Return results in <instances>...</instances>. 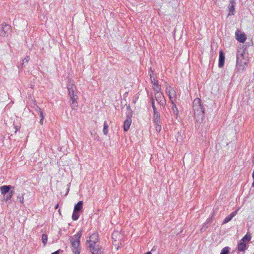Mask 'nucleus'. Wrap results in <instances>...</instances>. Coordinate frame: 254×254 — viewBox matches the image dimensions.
Here are the masks:
<instances>
[{
  "label": "nucleus",
  "mask_w": 254,
  "mask_h": 254,
  "mask_svg": "<svg viewBox=\"0 0 254 254\" xmlns=\"http://www.w3.org/2000/svg\"><path fill=\"white\" fill-rule=\"evenodd\" d=\"M246 48H242L237 53L236 68L239 70H244L248 63V54L246 53Z\"/></svg>",
  "instance_id": "nucleus-1"
},
{
  "label": "nucleus",
  "mask_w": 254,
  "mask_h": 254,
  "mask_svg": "<svg viewBox=\"0 0 254 254\" xmlns=\"http://www.w3.org/2000/svg\"><path fill=\"white\" fill-rule=\"evenodd\" d=\"M83 201L81 200L78 202L74 207L73 212L72 215V219L73 220H77L79 217V213L81 211L83 208Z\"/></svg>",
  "instance_id": "nucleus-2"
},
{
  "label": "nucleus",
  "mask_w": 254,
  "mask_h": 254,
  "mask_svg": "<svg viewBox=\"0 0 254 254\" xmlns=\"http://www.w3.org/2000/svg\"><path fill=\"white\" fill-rule=\"evenodd\" d=\"M70 241L72 247V251L74 254H80L81 248L80 241L70 238Z\"/></svg>",
  "instance_id": "nucleus-3"
},
{
  "label": "nucleus",
  "mask_w": 254,
  "mask_h": 254,
  "mask_svg": "<svg viewBox=\"0 0 254 254\" xmlns=\"http://www.w3.org/2000/svg\"><path fill=\"white\" fill-rule=\"evenodd\" d=\"M194 118L197 122H202L204 118V108L198 110V112H197V111H195L194 112Z\"/></svg>",
  "instance_id": "nucleus-4"
},
{
  "label": "nucleus",
  "mask_w": 254,
  "mask_h": 254,
  "mask_svg": "<svg viewBox=\"0 0 254 254\" xmlns=\"http://www.w3.org/2000/svg\"><path fill=\"white\" fill-rule=\"evenodd\" d=\"M89 247L92 254H93V253L95 254H101L102 253L101 247L99 245H97L96 243L94 244L90 243Z\"/></svg>",
  "instance_id": "nucleus-5"
},
{
  "label": "nucleus",
  "mask_w": 254,
  "mask_h": 254,
  "mask_svg": "<svg viewBox=\"0 0 254 254\" xmlns=\"http://www.w3.org/2000/svg\"><path fill=\"white\" fill-rule=\"evenodd\" d=\"M235 38L240 43H244L246 40L245 33L239 29H237L235 32Z\"/></svg>",
  "instance_id": "nucleus-6"
},
{
  "label": "nucleus",
  "mask_w": 254,
  "mask_h": 254,
  "mask_svg": "<svg viewBox=\"0 0 254 254\" xmlns=\"http://www.w3.org/2000/svg\"><path fill=\"white\" fill-rule=\"evenodd\" d=\"M11 27L8 24L0 25V36H5L7 33L10 31Z\"/></svg>",
  "instance_id": "nucleus-7"
},
{
  "label": "nucleus",
  "mask_w": 254,
  "mask_h": 254,
  "mask_svg": "<svg viewBox=\"0 0 254 254\" xmlns=\"http://www.w3.org/2000/svg\"><path fill=\"white\" fill-rule=\"evenodd\" d=\"M193 108L194 112L196 111L198 112V110L204 108L201 104V101L200 99L196 98L194 100L193 102Z\"/></svg>",
  "instance_id": "nucleus-8"
},
{
  "label": "nucleus",
  "mask_w": 254,
  "mask_h": 254,
  "mask_svg": "<svg viewBox=\"0 0 254 254\" xmlns=\"http://www.w3.org/2000/svg\"><path fill=\"white\" fill-rule=\"evenodd\" d=\"M225 59V55L224 52H223L222 50H220L219 52L218 63V66L219 67L221 68L224 66Z\"/></svg>",
  "instance_id": "nucleus-9"
},
{
  "label": "nucleus",
  "mask_w": 254,
  "mask_h": 254,
  "mask_svg": "<svg viewBox=\"0 0 254 254\" xmlns=\"http://www.w3.org/2000/svg\"><path fill=\"white\" fill-rule=\"evenodd\" d=\"M67 88L68 91V95L70 96V99L72 98V96L77 97V96L75 95L74 93V88H75V87L72 83H69L67 85Z\"/></svg>",
  "instance_id": "nucleus-10"
},
{
  "label": "nucleus",
  "mask_w": 254,
  "mask_h": 254,
  "mask_svg": "<svg viewBox=\"0 0 254 254\" xmlns=\"http://www.w3.org/2000/svg\"><path fill=\"white\" fill-rule=\"evenodd\" d=\"M248 247L249 246H248L246 243H243L240 241L238 245V251L244 253Z\"/></svg>",
  "instance_id": "nucleus-11"
},
{
  "label": "nucleus",
  "mask_w": 254,
  "mask_h": 254,
  "mask_svg": "<svg viewBox=\"0 0 254 254\" xmlns=\"http://www.w3.org/2000/svg\"><path fill=\"white\" fill-rule=\"evenodd\" d=\"M155 98L157 102L160 105H163L164 103V96L160 92L155 93Z\"/></svg>",
  "instance_id": "nucleus-12"
},
{
  "label": "nucleus",
  "mask_w": 254,
  "mask_h": 254,
  "mask_svg": "<svg viewBox=\"0 0 254 254\" xmlns=\"http://www.w3.org/2000/svg\"><path fill=\"white\" fill-rule=\"evenodd\" d=\"M13 187L11 186L8 185V186H2L0 187V190L1 192V194L3 195L6 194L7 193H8L10 191V189L12 188Z\"/></svg>",
  "instance_id": "nucleus-13"
},
{
  "label": "nucleus",
  "mask_w": 254,
  "mask_h": 254,
  "mask_svg": "<svg viewBox=\"0 0 254 254\" xmlns=\"http://www.w3.org/2000/svg\"><path fill=\"white\" fill-rule=\"evenodd\" d=\"M131 123V118L129 117H127V120L124 122V130L125 131H127L129 129Z\"/></svg>",
  "instance_id": "nucleus-14"
},
{
  "label": "nucleus",
  "mask_w": 254,
  "mask_h": 254,
  "mask_svg": "<svg viewBox=\"0 0 254 254\" xmlns=\"http://www.w3.org/2000/svg\"><path fill=\"white\" fill-rule=\"evenodd\" d=\"M153 123L154 124H157L161 123L160 113L157 111L153 112Z\"/></svg>",
  "instance_id": "nucleus-15"
},
{
  "label": "nucleus",
  "mask_w": 254,
  "mask_h": 254,
  "mask_svg": "<svg viewBox=\"0 0 254 254\" xmlns=\"http://www.w3.org/2000/svg\"><path fill=\"white\" fill-rule=\"evenodd\" d=\"M238 210L233 212L230 215L227 216L223 221V223L226 224L230 221L232 218L237 214Z\"/></svg>",
  "instance_id": "nucleus-16"
},
{
  "label": "nucleus",
  "mask_w": 254,
  "mask_h": 254,
  "mask_svg": "<svg viewBox=\"0 0 254 254\" xmlns=\"http://www.w3.org/2000/svg\"><path fill=\"white\" fill-rule=\"evenodd\" d=\"M235 2L234 1V0H231L228 6V7L229 8V15L234 14L233 12L235 10Z\"/></svg>",
  "instance_id": "nucleus-17"
},
{
  "label": "nucleus",
  "mask_w": 254,
  "mask_h": 254,
  "mask_svg": "<svg viewBox=\"0 0 254 254\" xmlns=\"http://www.w3.org/2000/svg\"><path fill=\"white\" fill-rule=\"evenodd\" d=\"M35 111L37 113H39L40 116V118H41V119H40V124L41 125H43V120H44V116L43 115V113L40 107H39L38 106H36V108H35Z\"/></svg>",
  "instance_id": "nucleus-18"
},
{
  "label": "nucleus",
  "mask_w": 254,
  "mask_h": 254,
  "mask_svg": "<svg viewBox=\"0 0 254 254\" xmlns=\"http://www.w3.org/2000/svg\"><path fill=\"white\" fill-rule=\"evenodd\" d=\"M77 97H74L73 96H72V98L70 99V100L72 101V103L70 104V107L73 110H75V109L78 106V103L76 101Z\"/></svg>",
  "instance_id": "nucleus-19"
},
{
  "label": "nucleus",
  "mask_w": 254,
  "mask_h": 254,
  "mask_svg": "<svg viewBox=\"0 0 254 254\" xmlns=\"http://www.w3.org/2000/svg\"><path fill=\"white\" fill-rule=\"evenodd\" d=\"M167 92L168 93V96L169 97V99H170L171 102H172V101H173L172 99H173V97L175 96L176 92H175V90L172 88L171 89V90H168V89H167Z\"/></svg>",
  "instance_id": "nucleus-20"
},
{
  "label": "nucleus",
  "mask_w": 254,
  "mask_h": 254,
  "mask_svg": "<svg viewBox=\"0 0 254 254\" xmlns=\"http://www.w3.org/2000/svg\"><path fill=\"white\" fill-rule=\"evenodd\" d=\"M153 89L155 93L160 92L161 87L158 84V81L153 83Z\"/></svg>",
  "instance_id": "nucleus-21"
},
{
  "label": "nucleus",
  "mask_w": 254,
  "mask_h": 254,
  "mask_svg": "<svg viewBox=\"0 0 254 254\" xmlns=\"http://www.w3.org/2000/svg\"><path fill=\"white\" fill-rule=\"evenodd\" d=\"M171 104H172V109L173 112L176 116V117H177L178 114V108L176 107V106L175 104L174 103V101H172L171 102Z\"/></svg>",
  "instance_id": "nucleus-22"
},
{
  "label": "nucleus",
  "mask_w": 254,
  "mask_h": 254,
  "mask_svg": "<svg viewBox=\"0 0 254 254\" xmlns=\"http://www.w3.org/2000/svg\"><path fill=\"white\" fill-rule=\"evenodd\" d=\"M211 221V218H208L207 221H206V223H205L203 226L202 227H201L200 230L201 232H203L205 230H206V229L208 228V226H207V224L209 223H210Z\"/></svg>",
  "instance_id": "nucleus-23"
},
{
  "label": "nucleus",
  "mask_w": 254,
  "mask_h": 254,
  "mask_svg": "<svg viewBox=\"0 0 254 254\" xmlns=\"http://www.w3.org/2000/svg\"><path fill=\"white\" fill-rule=\"evenodd\" d=\"M251 237L250 235H246L241 240V242L243 243L249 242L251 240Z\"/></svg>",
  "instance_id": "nucleus-24"
},
{
  "label": "nucleus",
  "mask_w": 254,
  "mask_h": 254,
  "mask_svg": "<svg viewBox=\"0 0 254 254\" xmlns=\"http://www.w3.org/2000/svg\"><path fill=\"white\" fill-rule=\"evenodd\" d=\"M81 235H82V231H79V232H77V233L76 235H75L74 236H73L72 237H71L70 238H72V239H74L80 241V237H81Z\"/></svg>",
  "instance_id": "nucleus-25"
},
{
  "label": "nucleus",
  "mask_w": 254,
  "mask_h": 254,
  "mask_svg": "<svg viewBox=\"0 0 254 254\" xmlns=\"http://www.w3.org/2000/svg\"><path fill=\"white\" fill-rule=\"evenodd\" d=\"M97 235L96 234H94L93 235H91L90 236V240L89 242L90 243L94 244V243H96V240H97Z\"/></svg>",
  "instance_id": "nucleus-26"
},
{
  "label": "nucleus",
  "mask_w": 254,
  "mask_h": 254,
  "mask_svg": "<svg viewBox=\"0 0 254 254\" xmlns=\"http://www.w3.org/2000/svg\"><path fill=\"white\" fill-rule=\"evenodd\" d=\"M108 125L106 121L104 123L103 133L104 134L107 135L108 132Z\"/></svg>",
  "instance_id": "nucleus-27"
},
{
  "label": "nucleus",
  "mask_w": 254,
  "mask_h": 254,
  "mask_svg": "<svg viewBox=\"0 0 254 254\" xmlns=\"http://www.w3.org/2000/svg\"><path fill=\"white\" fill-rule=\"evenodd\" d=\"M149 73L150 75V77L151 83L153 84V83L155 82H156L157 80L155 79L154 77H153V73L151 68L150 69Z\"/></svg>",
  "instance_id": "nucleus-28"
},
{
  "label": "nucleus",
  "mask_w": 254,
  "mask_h": 254,
  "mask_svg": "<svg viewBox=\"0 0 254 254\" xmlns=\"http://www.w3.org/2000/svg\"><path fill=\"white\" fill-rule=\"evenodd\" d=\"M229 250L230 248L228 247H226L222 250L220 254H229Z\"/></svg>",
  "instance_id": "nucleus-29"
},
{
  "label": "nucleus",
  "mask_w": 254,
  "mask_h": 254,
  "mask_svg": "<svg viewBox=\"0 0 254 254\" xmlns=\"http://www.w3.org/2000/svg\"><path fill=\"white\" fill-rule=\"evenodd\" d=\"M47 241H48V237H47V235L43 234L42 235V242H43L44 246L46 245V244L47 243Z\"/></svg>",
  "instance_id": "nucleus-30"
},
{
  "label": "nucleus",
  "mask_w": 254,
  "mask_h": 254,
  "mask_svg": "<svg viewBox=\"0 0 254 254\" xmlns=\"http://www.w3.org/2000/svg\"><path fill=\"white\" fill-rule=\"evenodd\" d=\"M155 126L156 130L157 132H160L161 130V123L154 124Z\"/></svg>",
  "instance_id": "nucleus-31"
},
{
  "label": "nucleus",
  "mask_w": 254,
  "mask_h": 254,
  "mask_svg": "<svg viewBox=\"0 0 254 254\" xmlns=\"http://www.w3.org/2000/svg\"><path fill=\"white\" fill-rule=\"evenodd\" d=\"M151 105H152V107L153 110V112L157 111V109H156V108L155 107V102H154V98H153V97H152L151 98Z\"/></svg>",
  "instance_id": "nucleus-32"
},
{
  "label": "nucleus",
  "mask_w": 254,
  "mask_h": 254,
  "mask_svg": "<svg viewBox=\"0 0 254 254\" xmlns=\"http://www.w3.org/2000/svg\"><path fill=\"white\" fill-rule=\"evenodd\" d=\"M13 194V191L12 190L9 191L7 196H6V201H8V200H10L11 198L12 197V195Z\"/></svg>",
  "instance_id": "nucleus-33"
},
{
  "label": "nucleus",
  "mask_w": 254,
  "mask_h": 254,
  "mask_svg": "<svg viewBox=\"0 0 254 254\" xmlns=\"http://www.w3.org/2000/svg\"><path fill=\"white\" fill-rule=\"evenodd\" d=\"M29 60V57L27 56L23 60V63L21 64V68H22L23 67V65L24 64V63H27L28 62Z\"/></svg>",
  "instance_id": "nucleus-34"
},
{
  "label": "nucleus",
  "mask_w": 254,
  "mask_h": 254,
  "mask_svg": "<svg viewBox=\"0 0 254 254\" xmlns=\"http://www.w3.org/2000/svg\"><path fill=\"white\" fill-rule=\"evenodd\" d=\"M17 200L19 201L21 203L23 202L24 198L23 197V195L20 196L19 194L17 196Z\"/></svg>",
  "instance_id": "nucleus-35"
},
{
  "label": "nucleus",
  "mask_w": 254,
  "mask_h": 254,
  "mask_svg": "<svg viewBox=\"0 0 254 254\" xmlns=\"http://www.w3.org/2000/svg\"><path fill=\"white\" fill-rule=\"evenodd\" d=\"M60 250H58V251H57L54 253H53L52 254H59L60 253Z\"/></svg>",
  "instance_id": "nucleus-36"
},
{
  "label": "nucleus",
  "mask_w": 254,
  "mask_h": 254,
  "mask_svg": "<svg viewBox=\"0 0 254 254\" xmlns=\"http://www.w3.org/2000/svg\"><path fill=\"white\" fill-rule=\"evenodd\" d=\"M58 207H59V204H57L55 206V208L56 209H57V208H58Z\"/></svg>",
  "instance_id": "nucleus-37"
},
{
  "label": "nucleus",
  "mask_w": 254,
  "mask_h": 254,
  "mask_svg": "<svg viewBox=\"0 0 254 254\" xmlns=\"http://www.w3.org/2000/svg\"><path fill=\"white\" fill-rule=\"evenodd\" d=\"M253 179H254V182L252 184V187H254V178H253Z\"/></svg>",
  "instance_id": "nucleus-38"
}]
</instances>
